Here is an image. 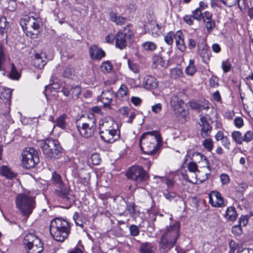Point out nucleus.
<instances>
[{"instance_id": "nucleus-1", "label": "nucleus", "mask_w": 253, "mask_h": 253, "mask_svg": "<svg viewBox=\"0 0 253 253\" xmlns=\"http://www.w3.org/2000/svg\"><path fill=\"white\" fill-rule=\"evenodd\" d=\"M49 231L54 240L63 242L70 233L71 225L66 220L56 218L50 222Z\"/></svg>"}, {"instance_id": "nucleus-2", "label": "nucleus", "mask_w": 253, "mask_h": 253, "mask_svg": "<svg viewBox=\"0 0 253 253\" xmlns=\"http://www.w3.org/2000/svg\"><path fill=\"white\" fill-rule=\"evenodd\" d=\"M179 236V225L175 223L167 227L162 235L159 242V248L161 253H166L176 244Z\"/></svg>"}, {"instance_id": "nucleus-3", "label": "nucleus", "mask_w": 253, "mask_h": 253, "mask_svg": "<svg viewBox=\"0 0 253 253\" xmlns=\"http://www.w3.org/2000/svg\"><path fill=\"white\" fill-rule=\"evenodd\" d=\"M15 203L21 214L27 217L29 216L36 207L35 197L29 193L19 194L16 197Z\"/></svg>"}, {"instance_id": "nucleus-4", "label": "nucleus", "mask_w": 253, "mask_h": 253, "mask_svg": "<svg viewBox=\"0 0 253 253\" xmlns=\"http://www.w3.org/2000/svg\"><path fill=\"white\" fill-rule=\"evenodd\" d=\"M21 25L27 36L30 37L32 39L38 38L42 25V21L39 18L25 16L21 21Z\"/></svg>"}, {"instance_id": "nucleus-5", "label": "nucleus", "mask_w": 253, "mask_h": 253, "mask_svg": "<svg viewBox=\"0 0 253 253\" xmlns=\"http://www.w3.org/2000/svg\"><path fill=\"white\" fill-rule=\"evenodd\" d=\"M41 147L44 155L50 159H58L61 155L62 148L59 141L48 138L41 141Z\"/></svg>"}, {"instance_id": "nucleus-6", "label": "nucleus", "mask_w": 253, "mask_h": 253, "mask_svg": "<svg viewBox=\"0 0 253 253\" xmlns=\"http://www.w3.org/2000/svg\"><path fill=\"white\" fill-rule=\"evenodd\" d=\"M39 162L37 152L33 148H27L22 153V163L26 169L33 168Z\"/></svg>"}, {"instance_id": "nucleus-7", "label": "nucleus", "mask_w": 253, "mask_h": 253, "mask_svg": "<svg viewBox=\"0 0 253 253\" xmlns=\"http://www.w3.org/2000/svg\"><path fill=\"white\" fill-rule=\"evenodd\" d=\"M132 35L133 32L129 26L118 32L115 35L116 46L121 50L125 49L127 44V40L130 39Z\"/></svg>"}, {"instance_id": "nucleus-8", "label": "nucleus", "mask_w": 253, "mask_h": 253, "mask_svg": "<svg viewBox=\"0 0 253 253\" xmlns=\"http://www.w3.org/2000/svg\"><path fill=\"white\" fill-rule=\"evenodd\" d=\"M55 193L58 196L62 202L67 205L69 207L71 206L74 201V198L71 192L70 188L68 184H64L57 186Z\"/></svg>"}, {"instance_id": "nucleus-9", "label": "nucleus", "mask_w": 253, "mask_h": 253, "mask_svg": "<svg viewBox=\"0 0 253 253\" xmlns=\"http://www.w3.org/2000/svg\"><path fill=\"white\" fill-rule=\"evenodd\" d=\"M126 177L133 180L138 187H141L142 181V168L140 166L133 165L126 172Z\"/></svg>"}, {"instance_id": "nucleus-10", "label": "nucleus", "mask_w": 253, "mask_h": 253, "mask_svg": "<svg viewBox=\"0 0 253 253\" xmlns=\"http://www.w3.org/2000/svg\"><path fill=\"white\" fill-rule=\"evenodd\" d=\"M101 138L105 142L113 143L120 138V130L118 127L99 133Z\"/></svg>"}, {"instance_id": "nucleus-11", "label": "nucleus", "mask_w": 253, "mask_h": 253, "mask_svg": "<svg viewBox=\"0 0 253 253\" xmlns=\"http://www.w3.org/2000/svg\"><path fill=\"white\" fill-rule=\"evenodd\" d=\"M117 123L111 118H105L100 121L99 133L118 127Z\"/></svg>"}, {"instance_id": "nucleus-12", "label": "nucleus", "mask_w": 253, "mask_h": 253, "mask_svg": "<svg viewBox=\"0 0 253 253\" xmlns=\"http://www.w3.org/2000/svg\"><path fill=\"white\" fill-rule=\"evenodd\" d=\"M82 88L81 86L78 85H66L62 89V92L65 96H71V97L73 99H77L79 97Z\"/></svg>"}, {"instance_id": "nucleus-13", "label": "nucleus", "mask_w": 253, "mask_h": 253, "mask_svg": "<svg viewBox=\"0 0 253 253\" xmlns=\"http://www.w3.org/2000/svg\"><path fill=\"white\" fill-rule=\"evenodd\" d=\"M209 203L214 207H224L223 199L217 191H211L209 194Z\"/></svg>"}, {"instance_id": "nucleus-14", "label": "nucleus", "mask_w": 253, "mask_h": 253, "mask_svg": "<svg viewBox=\"0 0 253 253\" xmlns=\"http://www.w3.org/2000/svg\"><path fill=\"white\" fill-rule=\"evenodd\" d=\"M77 127L80 134L84 138L91 137L96 128V126H87L80 123H78Z\"/></svg>"}, {"instance_id": "nucleus-15", "label": "nucleus", "mask_w": 253, "mask_h": 253, "mask_svg": "<svg viewBox=\"0 0 253 253\" xmlns=\"http://www.w3.org/2000/svg\"><path fill=\"white\" fill-rule=\"evenodd\" d=\"M155 138H153V142L151 143L152 145V150H147L146 148V150H143V153L147 154L149 155L155 154L157 151L160 149L161 145L162 143V138L160 135L155 134Z\"/></svg>"}, {"instance_id": "nucleus-16", "label": "nucleus", "mask_w": 253, "mask_h": 253, "mask_svg": "<svg viewBox=\"0 0 253 253\" xmlns=\"http://www.w3.org/2000/svg\"><path fill=\"white\" fill-rule=\"evenodd\" d=\"M200 126H201V135L203 138H206L210 135L212 129V126L203 116L200 118Z\"/></svg>"}, {"instance_id": "nucleus-17", "label": "nucleus", "mask_w": 253, "mask_h": 253, "mask_svg": "<svg viewBox=\"0 0 253 253\" xmlns=\"http://www.w3.org/2000/svg\"><path fill=\"white\" fill-rule=\"evenodd\" d=\"M114 96L115 95L112 89H107L102 91L100 100L104 106H108L111 104Z\"/></svg>"}, {"instance_id": "nucleus-18", "label": "nucleus", "mask_w": 253, "mask_h": 253, "mask_svg": "<svg viewBox=\"0 0 253 253\" xmlns=\"http://www.w3.org/2000/svg\"><path fill=\"white\" fill-rule=\"evenodd\" d=\"M89 52L90 58L93 60H100L105 56V52L95 44L89 48Z\"/></svg>"}, {"instance_id": "nucleus-19", "label": "nucleus", "mask_w": 253, "mask_h": 253, "mask_svg": "<svg viewBox=\"0 0 253 253\" xmlns=\"http://www.w3.org/2000/svg\"><path fill=\"white\" fill-rule=\"evenodd\" d=\"M143 87L147 89H153L157 88L158 84L156 79L151 76H147L144 79Z\"/></svg>"}, {"instance_id": "nucleus-20", "label": "nucleus", "mask_w": 253, "mask_h": 253, "mask_svg": "<svg viewBox=\"0 0 253 253\" xmlns=\"http://www.w3.org/2000/svg\"><path fill=\"white\" fill-rule=\"evenodd\" d=\"M41 240L34 234L32 233L27 234L24 237L23 240V244L25 249L29 248L30 246L34 245L36 241H40Z\"/></svg>"}, {"instance_id": "nucleus-21", "label": "nucleus", "mask_w": 253, "mask_h": 253, "mask_svg": "<svg viewBox=\"0 0 253 253\" xmlns=\"http://www.w3.org/2000/svg\"><path fill=\"white\" fill-rule=\"evenodd\" d=\"M43 245L40 240L39 242L38 241H36V243L34 245L26 249V250L28 253H41L43 251Z\"/></svg>"}, {"instance_id": "nucleus-22", "label": "nucleus", "mask_w": 253, "mask_h": 253, "mask_svg": "<svg viewBox=\"0 0 253 253\" xmlns=\"http://www.w3.org/2000/svg\"><path fill=\"white\" fill-rule=\"evenodd\" d=\"M153 65L154 68H158L159 66L167 68L168 63L165 62L162 57L155 55L152 57Z\"/></svg>"}, {"instance_id": "nucleus-23", "label": "nucleus", "mask_w": 253, "mask_h": 253, "mask_svg": "<svg viewBox=\"0 0 253 253\" xmlns=\"http://www.w3.org/2000/svg\"><path fill=\"white\" fill-rule=\"evenodd\" d=\"M96 119L93 114H90L86 117H84L83 120H81L78 123L85 125L96 126Z\"/></svg>"}, {"instance_id": "nucleus-24", "label": "nucleus", "mask_w": 253, "mask_h": 253, "mask_svg": "<svg viewBox=\"0 0 253 253\" xmlns=\"http://www.w3.org/2000/svg\"><path fill=\"white\" fill-rule=\"evenodd\" d=\"M128 91L127 86L125 84H122L115 94V96L119 99H123L127 96Z\"/></svg>"}, {"instance_id": "nucleus-25", "label": "nucleus", "mask_w": 253, "mask_h": 253, "mask_svg": "<svg viewBox=\"0 0 253 253\" xmlns=\"http://www.w3.org/2000/svg\"><path fill=\"white\" fill-rule=\"evenodd\" d=\"M225 215V217L228 220L230 221L235 220L237 217V213L235 209L232 207L228 208Z\"/></svg>"}, {"instance_id": "nucleus-26", "label": "nucleus", "mask_w": 253, "mask_h": 253, "mask_svg": "<svg viewBox=\"0 0 253 253\" xmlns=\"http://www.w3.org/2000/svg\"><path fill=\"white\" fill-rule=\"evenodd\" d=\"M12 91L10 89H7L0 93V98L5 103L9 104L11 97Z\"/></svg>"}, {"instance_id": "nucleus-27", "label": "nucleus", "mask_w": 253, "mask_h": 253, "mask_svg": "<svg viewBox=\"0 0 253 253\" xmlns=\"http://www.w3.org/2000/svg\"><path fill=\"white\" fill-rule=\"evenodd\" d=\"M67 116L66 114H63L60 116L58 118L56 119V126L62 129L66 128L67 126L66 120L67 119Z\"/></svg>"}, {"instance_id": "nucleus-28", "label": "nucleus", "mask_w": 253, "mask_h": 253, "mask_svg": "<svg viewBox=\"0 0 253 253\" xmlns=\"http://www.w3.org/2000/svg\"><path fill=\"white\" fill-rule=\"evenodd\" d=\"M110 18L111 21L115 22L116 24L122 25L125 23L126 18L121 16H118L115 13H112L110 15Z\"/></svg>"}, {"instance_id": "nucleus-29", "label": "nucleus", "mask_w": 253, "mask_h": 253, "mask_svg": "<svg viewBox=\"0 0 253 253\" xmlns=\"http://www.w3.org/2000/svg\"><path fill=\"white\" fill-rule=\"evenodd\" d=\"M0 173L1 175L5 176L6 178L12 179L15 177V174L11 172L7 167L2 166L0 169Z\"/></svg>"}, {"instance_id": "nucleus-30", "label": "nucleus", "mask_w": 253, "mask_h": 253, "mask_svg": "<svg viewBox=\"0 0 253 253\" xmlns=\"http://www.w3.org/2000/svg\"><path fill=\"white\" fill-rule=\"evenodd\" d=\"M196 71L197 68L194 64V60L193 59L190 60L189 65L185 69L186 73L189 75L193 76Z\"/></svg>"}, {"instance_id": "nucleus-31", "label": "nucleus", "mask_w": 253, "mask_h": 253, "mask_svg": "<svg viewBox=\"0 0 253 253\" xmlns=\"http://www.w3.org/2000/svg\"><path fill=\"white\" fill-rule=\"evenodd\" d=\"M215 138L217 141L222 140V142L224 143L223 145L225 147H228L230 144V142L228 141L227 137H225L223 133L221 131H218L215 135Z\"/></svg>"}, {"instance_id": "nucleus-32", "label": "nucleus", "mask_w": 253, "mask_h": 253, "mask_svg": "<svg viewBox=\"0 0 253 253\" xmlns=\"http://www.w3.org/2000/svg\"><path fill=\"white\" fill-rule=\"evenodd\" d=\"M100 69L103 73H108L112 70V65L110 61H105L102 63L100 66Z\"/></svg>"}, {"instance_id": "nucleus-33", "label": "nucleus", "mask_w": 253, "mask_h": 253, "mask_svg": "<svg viewBox=\"0 0 253 253\" xmlns=\"http://www.w3.org/2000/svg\"><path fill=\"white\" fill-rule=\"evenodd\" d=\"M157 45L151 42H146L143 43V48L147 51L152 52L157 48Z\"/></svg>"}, {"instance_id": "nucleus-34", "label": "nucleus", "mask_w": 253, "mask_h": 253, "mask_svg": "<svg viewBox=\"0 0 253 253\" xmlns=\"http://www.w3.org/2000/svg\"><path fill=\"white\" fill-rule=\"evenodd\" d=\"M233 140L238 144H242L243 141L241 133L239 131H234L232 133Z\"/></svg>"}, {"instance_id": "nucleus-35", "label": "nucleus", "mask_w": 253, "mask_h": 253, "mask_svg": "<svg viewBox=\"0 0 253 253\" xmlns=\"http://www.w3.org/2000/svg\"><path fill=\"white\" fill-rule=\"evenodd\" d=\"M52 179L53 183L56 185V186L64 184L63 182L61 176L56 172L52 173Z\"/></svg>"}, {"instance_id": "nucleus-36", "label": "nucleus", "mask_w": 253, "mask_h": 253, "mask_svg": "<svg viewBox=\"0 0 253 253\" xmlns=\"http://www.w3.org/2000/svg\"><path fill=\"white\" fill-rule=\"evenodd\" d=\"M183 75V72L181 69L173 68L170 71V76L172 78L177 79L181 77Z\"/></svg>"}, {"instance_id": "nucleus-37", "label": "nucleus", "mask_w": 253, "mask_h": 253, "mask_svg": "<svg viewBox=\"0 0 253 253\" xmlns=\"http://www.w3.org/2000/svg\"><path fill=\"white\" fill-rule=\"evenodd\" d=\"M5 61V55L1 49H0V72L2 76L5 74V71L3 67V64Z\"/></svg>"}, {"instance_id": "nucleus-38", "label": "nucleus", "mask_w": 253, "mask_h": 253, "mask_svg": "<svg viewBox=\"0 0 253 253\" xmlns=\"http://www.w3.org/2000/svg\"><path fill=\"white\" fill-rule=\"evenodd\" d=\"M155 248L151 244H143V253H155Z\"/></svg>"}, {"instance_id": "nucleus-39", "label": "nucleus", "mask_w": 253, "mask_h": 253, "mask_svg": "<svg viewBox=\"0 0 253 253\" xmlns=\"http://www.w3.org/2000/svg\"><path fill=\"white\" fill-rule=\"evenodd\" d=\"M203 145L209 151H211L213 148V144L211 139L207 138L203 142Z\"/></svg>"}, {"instance_id": "nucleus-40", "label": "nucleus", "mask_w": 253, "mask_h": 253, "mask_svg": "<svg viewBox=\"0 0 253 253\" xmlns=\"http://www.w3.org/2000/svg\"><path fill=\"white\" fill-rule=\"evenodd\" d=\"M193 18L198 21H201L204 18V16L202 13V10L200 8H197L194 10L193 12Z\"/></svg>"}, {"instance_id": "nucleus-41", "label": "nucleus", "mask_w": 253, "mask_h": 253, "mask_svg": "<svg viewBox=\"0 0 253 253\" xmlns=\"http://www.w3.org/2000/svg\"><path fill=\"white\" fill-rule=\"evenodd\" d=\"M20 75L16 70V68L13 64H12L11 69L10 73V78L14 80H18Z\"/></svg>"}, {"instance_id": "nucleus-42", "label": "nucleus", "mask_w": 253, "mask_h": 253, "mask_svg": "<svg viewBox=\"0 0 253 253\" xmlns=\"http://www.w3.org/2000/svg\"><path fill=\"white\" fill-rule=\"evenodd\" d=\"M174 34L172 32L168 33L165 37V41L169 45H171L173 43Z\"/></svg>"}, {"instance_id": "nucleus-43", "label": "nucleus", "mask_w": 253, "mask_h": 253, "mask_svg": "<svg viewBox=\"0 0 253 253\" xmlns=\"http://www.w3.org/2000/svg\"><path fill=\"white\" fill-rule=\"evenodd\" d=\"M8 25L6 19L5 17L0 18V33L2 34Z\"/></svg>"}, {"instance_id": "nucleus-44", "label": "nucleus", "mask_w": 253, "mask_h": 253, "mask_svg": "<svg viewBox=\"0 0 253 253\" xmlns=\"http://www.w3.org/2000/svg\"><path fill=\"white\" fill-rule=\"evenodd\" d=\"M164 196L169 201H171L176 197H179L178 195L176 193L169 191L164 192Z\"/></svg>"}, {"instance_id": "nucleus-45", "label": "nucleus", "mask_w": 253, "mask_h": 253, "mask_svg": "<svg viewBox=\"0 0 253 253\" xmlns=\"http://www.w3.org/2000/svg\"><path fill=\"white\" fill-rule=\"evenodd\" d=\"M73 219L75 221L76 224L78 226H81V227H83L84 226V221L82 219V217L79 216L77 212H75L73 215Z\"/></svg>"}, {"instance_id": "nucleus-46", "label": "nucleus", "mask_w": 253, "mask_h": 253, "mask_svg": "<svg viewBox=\"0 0 253 253\" xmlns=\"http://www.w3.org/2000/svg\"><path fill=\"white\" fill-rule=\"evenodd\" d=\"M211 52L210 51L203 49L201 53V55L203 58V61L205 63H208V62L210 61L211 57Z\"/></svg>"}, {"instance_id": "nucleus-47", "label": "nucleus", "mask_w": 253, "mask_h": 253, "mask_svg": "<svg viewBox=\"0 0 253 253\" xmlns=\"http://www.w3.org/2000/svg\"><path fill=\"white\" fill-rule=\"evenodd\" d=\"M33 64L37 68L41 69L46 64V62L42 59L39 58L38 59L33 60Z\"/></svg>"}, {"instance_id": "nucleus-48", "label": "nucleus", "mask_w": 253, "mask_h": 253, "mask_svg": "<svg viewBox=\"0 0 253 253\" xmlns=\"http://www.w3.org/2000/svg\"><path fill=\"white\" fill-rule=\"evenodd\" d=\"M92 164L94 165H98L100 164L101 159L98 153H94L91 156Z\"/></svg>"}, {"instance_id": "nucleus-49", "label": "nucleus", "mask_w": 253, "mask_h": 253, "mask_svg": "<svg viewBox=\"0 0 253 253\" xmlns=\"http://www.w3.org/2000/svg\"><path fill=\"white\" fill-rule=\"evenodd\" d=\"M127 210L132 216H136L138 214L137 211L135 210L134 204H130L127 206Z\"/></svg>"}, {"instance_id": "nucleus-50", "label": "nucleus", "mask_w": 253, "mask_h": 253, "mask_svg": "<svg viewBox=\"0 0 253 253\" xmlns=\"http://www.w3.org/2000/svg\"><path fill=\"white\" fill-rule=\"evenodd\" d=\"M232 233L236 236H239L242 233L241 225L239 224L234 226L232 228Z\"/></svg>"}, {"instance_id": "nucleus-51", "label": "nucleus", "mask_w": 253, "mask_h": 253, "mask_svg": "<svg viewBox=\"0 0 253 253\" xmlns=\"http://www.w3.org/2000/svg\"><path fill=\"white\" fill-rule=\"evenodd\" d=\"M204 21L206 23V28L207 31L209 32H210L215 26L214 21H212V19L207 21H206V20H204Z\"/></svg>"}, {"instance_id": "nucleus-52", "label": "nucleus", "mask_w": 253, "mask_h": 253, "mask_svg": "<svg viewBox=\"0 0 253 253\" xmlns=\"http://www.w3.org/2000/svg\"><path fill=\"white\" fill-rule=\"evenodd\" d=\"M244 141L250 142L253 139V132L251 131H247L243 137Z\"/></svg>"}, {"instance_id": "nucleus-53", "label": "nucleus", "mask_w": 253, "mask_h": 253, "mask_svg": "<svg viewBox=\"0 0 253 253\" xmlns=\"http://www.w3.org/2000/svg\"><path fill=\"white\" fill-rule=\"evenodd\" d=\"M176 46L181 51H184L186 49V46L184 44V40H177L176 42Z\"/></svg>"}, {"instance_id": "nucleus-54", "label": "nucleus", "mask_w": 253, "mask_h": 253, "mask_svg": "<svg viewBox=\"0 0 253 253\" xmlns=\"http://www.w3.org/2000/svg\"><path fill=\"white\" fill-rule=\"evenodd\" d=\"M231 66V64L228 60L223 61L222 63V67L225 73H227L230 70Z\"/></svg>"}, {"instance_id": "nucleus-55", "label": "nucleus", "mask_w": 253, "mask_h": 253, "mask_svg": "<svg viewBox=\"0 0 253 253\" xmlns=\"http://www.w3.org/2000/svg\"><path fill=\"white\" fill-rule=\"evenodd\" d=\"M238 0H220V1L226 6L231 7L235 5Z\"/></svg>"}, {"instance_id": "nucleus-56", "label": "nucleus", "mask_w": 253, "mask_h": 253, "mask_svg": "<svg viewBox=\"0 0 253 253\" xmlns=\"http://www.w3.org/2000/svg\"><path fill=\"white\" fill-rule=\"evenodd\" d=\"M120 113L126 116H128L130 112V109L127 107H122L119 109Z\"/></svg>"}, {"instance_id": "nucleus-57", "label": "nucleus", "mask_w": 253, "mask_h": 253, "mask_svg": "<svg viewBox=\"0 0 253 253\" xmlns=\"http://www.w3.org/2000/svg\"><path fill=\"white\" fill-rule=\"evenodd\" d=\"M221 183L223 184H227L230 181V178L226 174H221L220 176Z\"/></svg>"}, {"instance_id": "nucleus-58", "label": "nucleus", "mask_w": 253, "mask_h": 253, "mask_svg": "<svg viewBox=\"0 0 253 253\" xmlns=\"http://www.w3.org/2000/svg\"><path fill=\"white\" fill-rule=\"evenodd\" d=\"M129 230L130 234L134 236H135L138 234L139 231L138 227L134 225H131L129 227Z\"/></svg>"}, {"instance_id": "nucleus-59", "label": "nucleus", "mask_w": 253, "mask_h": 253, "mask_svg": "<svg viewBox=\"0 0 253 253\" xmlns=\"http://www.w3.org/2000/svg\"><path fill=\"white\" fill-rule=\"evenodd\" d=\"M234 124L235 126H237V127H241L244 125L243 120L242 118H241V117H236L234 119Z\"/></svg>"}, {"instance_id": "nucleus-60", "label": "nucleus", "mask_w": 253, "mask_h": 253, "mask_svg": "<svg viewBox=\"0 0 253 253\" xmlns=\"http://www.w3.org/2000/svg\"><path fill=\"white\" fill-rule=\"evenodd\" d=\"M141 98L138 97L133 96L131 98V102L135 106H139L141 103Z\"/></svg>"}, {"instance_id": "nucleus-61", "label": "nucleus", "mask_w": 253, "mask_h": 253, "mask_svg": "<svg viewBox=\"0 0 253 253\" xmlns=\"http://www.w3.org/2000/svg\"><path fill=\"white\" fill-rule=\"evenodd\" d=\"M188 168L190 171L195 172L198 171L197 165L194 162H190L188 165Z\"/></svg>"}, {"instance_id": "nucleus-62", "label": "nucleus", "mask_w": 253, "mask_h": 253, "mask_svg": "<svg viewBox=\"0 0 253 253\" xmlns=\"http://www.w3.org/2000/svg\"><path fill=\"white\" fill-rule=\"evenodd\" d=\"M200 104L195 101H191L190 102V107L194 110H197L198 112H200Z\"/></svg>"}, {"instance_id": "nucleus-63", "label": "nucleus", "mask_w": 253, "mask_h": 253, "mask_svg": "<svg viewBox=\"0 0 253 253\" xmlns=\"http://www.w3.org/2000/svg\"><path fill=\"white\" fill-rule=\"evenodd\" d=\"M209 83H210V86L212 87H214L218 86L217 78L215 76H212L210 79Z\"/></svg>"}, {"instance_id": "nucleus-64", "label": "nucleus", "mask_w": 253, "mask_h": 253, "mask_svg": "<svg viewBox=\"0 0 253 253\" xmlns=\"http://www.w3.org/2000/svg\"><path fill=\"white\" fill-rule=\"evenodd\" d=\"M193 15H185L183 17V20L185 22H186L187 24L189 25H191L193 23Z\"/></svg>"}]
</instances>
